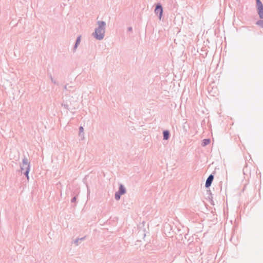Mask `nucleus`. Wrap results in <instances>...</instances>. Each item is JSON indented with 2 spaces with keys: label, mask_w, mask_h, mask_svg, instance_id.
Returning a JSON list of instances; mask_svg holds the SVG:
<instances>
[{
  "label": "nucleus",
  "mask_w": 263,
  "mask_h": 263,
  "mask_svg": "<svg viewBox=\"0 0 263 263\" xmlns=\"http://www.w3.org/2000/svg\"><path fill=\"white\" fill-rule=\"evenodd\" d=\"M214 176L213 174H210L206 180L205 186L206 188H209L214 180Z\"/></svg>",
  "instance_id": "39448f33"
},
{
  "label": "nucleus",
  "mask_w": 263,
  "mask_h": 263,
  "mask_svg": "<svg viewBox=\"0 0 263 263\" xmlns=\"http://www.w3.org/2000/svg\"><path fill=\"white\" fill-rule=\"evenodd\" d=\"M30 171V167L27 166V168L26 170H25V171L23 172V174L27 178V179H29V172Z\"/></svg>",
  "instance_id": "9b49d317"
},
{
  "label": "nucleus",
  "mask_w": 263,
  "mask_h": 263,
  "mask_svg": "<svg viewBox=\"0 0 263 263\" xmlns=\"http://www.w3.org/2000/svg\"><path fill=\"white\" fill-rule=\"evenodd\" d=\"M80 42H81V36H79L77 38V40H76V43H75V44L73 46V51L74 52L76 49H77L78 48V46H79V45L80 44Z\"/></svg>",
  "instance_id": "423d86ee"
},
{
  "label": "nucleus",
  "mask_w": 263,
  "mask_h": 263,
  "mask_svg": "<svg viewBox=\"0 0 263 263\" xmlns=\"http://www.w3.org/2000/svg\"><path fill=\"white\" fill-rule=\"evenodd\" d=\"M155 13L158 15L159 18L161 20L163 14V8L160 3H158L155 7Z\"/></svg>",
  "instance_id": "f03ea898"
},
{
  "label": "nucleus",
  "mask_w": 263,
  "mask_h": 263,
  "mask_svg": "<svg viewBox=\"0 0 263 263\" xmlns=\"http://www.w3.org/2000/svg\"><path fill=\"white\" fill-rule=\"evenodd\" d=\"M210 200H211V202L212 203V202L213 201L212 200V198H208Z\"/></svg>",
  "instance_id": "5701e85b"
},
{
  "label": "nucleus",
  "mask_w": 263,
  "mask_h": 263,
  "mask_svg": "<svg viewBox=\"0 0 263 263\" xmlns=\"http://www.w3.org/2000/svg\"><path fill=\"white\" fill-rule=\"evenodd\" d=\"M83 132H84V128H83V127L82 126H80L79 127V136H81L82 134H83Z\"/></svg>",
  "instance_id": "4468645a"
},
{
  "label": "nucleus",
  "mask_w": 263,
  "mask_h": 263,
  "mask_svg": "<svg viewBox=\"0 0 263 263\" xmlns=\"http://www.w3.org/2000/svg\"><path fill=\"white\" fill-rule=\"evenodd\" d=\"M26 166L27 165H23L22 164V165L21 167V168L22 171H24V170H26Z\"/></svg>",
  "instance_id": "f3484780"
},
{
  "label": "nucleus",
  "mask_w": 263,
  "mask_h": 263,
  "mask_svg": "<svg viewBox=\"0 0 263 263\" xmlns=\"http://www.w3.org/2000/svg\"><path fill=\"white\" fill-rule=\"evenodd\" d=\"M97 24L98 27L95 29L92 35L96 39L101 41L104 37L106 23L103 21H99L97 22Z\"/></svg>",
  "instance_id": "f257e3e1"
},
{
  "label": "nucleus",
  "mask_w": 263,
  "mask_h": 263,
  "mask_svg": "<svg viewBox=\"0 0 263 263\" xmlns=\"http://www.w3.org/2000/svg\"><path fill=\"white\" fill-rule=\"evenodd\" d=\"M256 4L261 3L260 0H256Z\"/></svg>",
  "instance_id": "412c9836"
},
{
  "label": "nucleus",
  "mask_w": 263,
  "mask_h": 263,
  "mask_svg": "<svg viewBox=\"0 0 263 263\" xmlns=\"http://www.w3.org/2000/svg\"><path fill=\"white\" fill-rule=\"evenodd\" d=\"M257 12L260 19L263 18V5L262 3L256 4Z\"/></svg>",
  "instance_id": "20e7f679"
},
{
  "label": "nucleus",
  "mask_w": 263,
  "mask_h": 263,
  "mask_svg": "<svg viewBox=\"0 0 263 263\" xmlns=\"http://www.w3.org/2000/svg\"><path fill=\"white\" fill-rule=\"evenodd\" d=\"M126 193V189L124 186L120 184L119 185V190L116 192L115 194V197H121V196L124 194Z\"/></svg>",
  "instance_id": "7ed1b4c3"
},
{
  "label": "nucleus",
  "mask_w": 263,
  "mask_h": 263,
  "mask_svg": "<svg viewBox=\"0 0 263 263\" xmlns=\"http://www.w3.org/2000/svg\"><path fill=\"white\" fill-rule=\"evenodd\" d=\"M22 162H23V164H22L23 165H27L26 166V168H27V166L30 167V163L28 162V160L27 158H24L23 159Z\"/></svg>",
  "instance_id": "1a4fd4ad"
},
{
  "label": "nucleus",
  "mask_w": 263,
  "mask_h": 263,
  "mask_svg": "<svg viewBox=\"0 0 263 263\" xmlns=\"http://www.w3.org/2000/svg\"><path fill=\"white\" fill-rule=\"evenodd\" d=\"M73 88V86L72 85H69V84H66L64 86V89L70 91H71V89Z\"/></svg>",
  "instance_id": "9d476101"
},
{
  "label": "nucleus",
  "mask_w": 263,
  "mask_h": 263,
  "mask_svg": "<svg viewBox=\"0 0 263 263\" xmlns=\"http://www.w3.org/2000/svg\"><path fill=\"white\" fill-rule=\"evenodd\" d=\"M77 198H71V203H75L76 202Z\"/></svg>",
  "instance_id": "a211bd4d"
},
{
  "label": "nucleus",
  "mask_w": 263,
  "mask_h": 263,
  "mask_svg": "<svg viewBox=\"0 0 263 263\" xmlns=\"http://www.w3.org/2000/svg\"><path fill=\"white\" fill-rule=\"evenodd\" d=\"M210 142V139H204L202 141L201 145L202 146H205L207 145H208Z\"/></svg>",
  "instance_id": "6e6552de"
},
{
  "label": "nucleus",
  "mask_w": 263,
  "mask_h": 263,
  "mask_svg": "<svg viewBox=\"0 0 263 263\" xmlns=\"http://www.w3.org/2000/svg\"><path fill=\"white\" fill-rule=\"evenodd\" d=\"M132 30H133V28H132V27H129L128 28V31H132Z\"/></svg>",
  "instance_id": "aec40b11"
},
{
  "label": "nucleus",
  "mask_w": 263,
  "mask_h": 263,
  "mask_svg": "<svg viewBox=\"0 0 263 263\" xmlns=\"http://www.w3.org/2000/svg\"><path fill=\"white\" fill-rule=\"evenodd\" d=\"M192 246H193V244H191H191H190V245H189V248H190H190H191V247H192Z\"/></svg>",
  "instance_id": "4be33fe9"
},
{
  "label": "nucleus",
  "mask_w": 263,
  "mask_h": 263,
  "mask_svg": "<svg viewBox=\"0 0 263 263\" xmlns=\"http://www.w3.org/2000/svg\"><path fill=\"white\" fill-rule=\"evenodd\" d=\"M117 199V200H119L120 198H116Z\"/></svg>",
  "instance_id": "b1692460"
},
{
  "label": "nucleus",
  "mask_w": 263,
  "mask_h": 263,
  "mask_svg": "<svg viewBox=\"0 0 263 263\" xmlns=\"http://www.w3.org/2000/svg\"><path fill=\"white\" fill-rule=\"evenodd\" d=\"M163 140H168L170 137V132L167 130H165L163 132Z\"/></svg>",
  "instance_id": "0eeeda50"
},
{
  "label": "nucleus",
  "mask_w": 263,
  "mask_h": 263,
  "mask_svg": "<svg viewBox=\"0 0 263 263\" xmlns=\"http://www.w3.org/2000/svg\"><path fill=\"white\" fill-rule=\"evenodd\" d=\"M62 106H63L65 108L67 109H69V108H68V105L67 104H62Z\"/></svg>",
  "instance_id": "dca6fc26"
},
{
  "label": "nucleus",
  "mask_w": 263,
  "mask_h": 263,
  "mask_svg": "<svg viewBox=\"0 0 263 263\" xmlns=\"http://www.w3.org/2000/svg\"><path fill=\"white\" fill-rule=\"evenodd\" d=\"M49 77H50V79H51V82H52L53 84H55V85H59V83H58V82H57V81H55V80L53 78V77H52V76H51V74H49Z\"/></svg>",
  "instance_id": "ddd939ff"
},
{
  "label": "nucleus",
  "mask_w": 263,
  "mask_h": 263,
  "mask_svg": "<svg viewBox=\"0 0 263 263\" xmlns=\"http://www.w3.org/2000/svg\"><path fill=\"white\" fill-rule=\"evenodd\" d=\"M79 239L78 238H77L76 239L74 240V243L76 245V246H78L79 245Z\"/></svg>",
  "instance_id": "2eb2a0df"
},
{
  "label": "nucleus",
  "mask_w": 263,
  "mask_h": 263,
  "mask_svg": "<svg viewBox=\"0 0 263 263\" xmlns=\"http://www.w3.org/2000/svg\"><path fill=\"white\" fill-rule=\"evenodd\" d=\"M86 238V236H84L83 237H82V238H78V239H79V241H81V240H84Z\"/></svg>",
  "instance_id": "6ab92c4d"
},
{
  "label": "nucleus",
  "mask_w": 263,
  "mask_h": 263,
  "mask_svg": "<svg viewBox=\"0 0 263 263\" xmlns=\"http://www.w3.org/2000/svg\"><path fill=\"white\" fill-rule=\"evenodd\" d=\"M256 24L263 28V20H258L256 22Z\"/></svg>",
  "instance_id": "f8f14e48"
}]
</instances>
